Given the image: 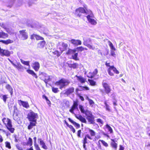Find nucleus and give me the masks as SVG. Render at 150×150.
Returning a JSON list of instances; mask_svg holds the SVG:
<instances>
[{
	"label": "nucleus",
	"instance_id": "9b49d317",
	"mask_svg": "<svg viewBox=\"0 0 150 150\" xmlns=\"http://www.w3.org/2000/svg\"><path fill=\"white\" fill-rule=\"evenodd\" d=\"M1 54L8 57L10 55V53L9 51L6 50H3L0 47V54Z\"/></svg>",
	"mask_w": 150,
	"mask_h": 150
},
{
	"label": "nucleus",
	"instance_id": "774afa93",
	"mask_svg": "<svg viewBox=\"0 0 150 150\" xmlns=\"http://www.w3.org/2000/svg\"><path fill=\"white\" fill-rule=\"evenodd\" d=\"M78 96L79 97V98L80 99L82 100V101H84V98L83 96H81L80 94L78 95Z\"/></svg>",
	"mask_w": 150,
	"mask_h": 150
},
{
	"label": "nucleus",
	"instance_id": "4468645a",
	"mask_svg": "<svg viewBox=\"0 0 150 150\" xmlns=\"http://www.w3.org/2000/svg\"><path fill=\"white\" fill-rule=\"evenodd\" d=\"M89 124H93L95 123L94 117L93 115L91 116L86 117Z\"/></svg>",
	"mask_w": 150,
	"mask_h": 150
},
{
	"label": "nucleus",
	"instance_id": "de8ad7c7",
	"mask_svg": "<svg viewBox=\"0 0 150 150\" xmlns=\"http://www.w3.org/2000/svg\"><path fill=\"white\" fill-rule=\"evenodd\" d=\"M100 141H101V143L104 146H105V147H108V144L105 141L103 140H100Z\"/></svg>",
	"mask_w": 150,
	"mask_h": 150
},
{
	"label": "nucleus",
	"instance_id": "423d86ee",
	"mask_svg": "<svg viewBox=\"0 0 150 150\" xmlns=\"http://www.w3.org/2000/svg\"><path fill=\"white\" fill-rule=\"evenodd\" d=\"M20 34L19 35V38L22 40H26L28 37L27 33L25 32V30L19 31Z\"/></svg>",
	"mask_w": 150,
	"mask_h": 150
},
{
	"label": "nucleus",
	"instance_id": "0eeeda50",
	"mask_svg": "<svg viewBox=\"0 0 150 150\" xmlns=\"http://www.w3.org/2000/svg\"><path fill=\"white\" fill-rule=\"evenodd\" d=\"M102 85L104 89V92L105 93L108 94L111 91L110 86L108 83L103 82L102 83Z\"/></svg>",
	"mask_w": 150,
	"mask_h": 150
},
{
	"label": "nucleus",
	"instance_id": "9d476101",
	"mask_svg": "<svg viewBox=\"0 0 150 150\" xmlns=\"http://www.w3.org/2000/svg\"><path fill=\"white\" fill-rule=\"evenodd\" d=\"M18 103L20 105H22L23 107L26 108H28L29 107V105L27 102L21 100H18Z\"/></svg>",
	"mask_w": 150,
	"mask_h": 150
},
{
	"label": "nucleus",
	"instance_id": "338daca9",
	"mask_svg": "<svg viewBox=\"0 0 150 150\" xmlns=\"http://www.w3.org/2000/svg\"><path fill=\"white\" fill-rule=\"evenodd\" d=\"M68 120L69 121L71 122V123H72L73 125H74V123H75V122L72 120L70 118H69Z\"/></svg>",
	"mask_w": 150,
	"mask_h": 150
},
{
	"label": "nucleus",
	"instance_id": "4be33fe9",
	"mask_svg": "<svg viewBox=\"0 0 150 150\" xmlns=\"http://www.w3.org/2000/svg\"><path fill=\"white\" fill-rule=\"evenodd\" d=\"M13 65L14 67L18 69H22L23 68V66L19 62L17 63V65L14 63Z\"/></svg>",
	"mask_w": 150,
	"mask_h": 150
},
{
	"label": "nucleus",
	"instance_id": "f257e3e1",
	"mask_svg": "<svg viewBox=\"0 0 150 150\" xmlns=\"http://www.w3.org/2000/svg\"><path fill=\"white\" fill-rule=\"evenodd\" d=\"M2 122L6 126L7 129L11 133H13L15 129L13 127L12 122L11 120L4 117L2 120Z\"/></svg>",
	"mask_w": 150,
	"mask_h": 150
},
{
	"label": "nucleus",
	"instance_id": "603ef678",
	"mask_svg": "<svg viewBox=\"0 0 150 150\" xmlns=\"http://www.w3.org/2000/svg\"><path fill=\"white\" fill-rule=\"evenodd\" d=\"M5 83V81L4 79H3L2 78H1L0 79V84H1Z\"/></svg>",
	"mask_w": 150,
	"mask_h": 150
},
{
	"label": "nucleus",
	"instance_id": "13d9d810",
	"mask_svg": "<svg viewBox=\"0 0 150 150\" xmlns=\"http://www.w3.org/2000/svg\"><path fill=\"white\" fill-rule=\"evenodd\" d=\"M74 125L75 126H76L77 128H79L80 127V125L79 124H78L76 123V122H75V123H74V124L73 125Z\"/></svg>",
	"mask_w": 150,
	"mask_h": 150
},
{
	"label": "nucleus",
	"instance_id": "6ab92c4d",
	"mask_svg": "<svg viewBox=\"0 0 150 150\" xmlns=\"http://www.w3.org/2000/svg\"><path fill=\"white\" fill-rule=\"evenodd\" d=\"M0 97L2 99L4 103H6V99L8 98V95H3L1 94H0Z\"/></svg>",
	"mask_w": 150,
	"mask_h": 150
},
{
	"label": "nucleus",
	"instance_id": "6e6552de",
	"mask_svg": "<svg viewBox=\"0 0 150 150\" xmlns=\"http://www.w3.org/2000/svg\"><path fill=\"white\" fill-rule=\"evenodd\" d=\"M93 15L91 13V14H88L86 16L88 21L92 25H96L97 24V22L93 18H91V17H93Z\"/></svg>",
	"mask_w": 150,
	"mask_h": 150
},
{
	"label": "nucleus",
	"instance_id": "69168bd1",
	"mask_svg": "<svg viewBox=\"0 0 150 150\" xmlns=\"http://www.w3.org/2000/svg\"><path fill=\"white\" fill-rule=\"evenodd\" d=\"M0 26L4 28H5V25L3 23H0Z\"/></svg>",
	"mask_w": 150,
	"mask_h": 150
},
{
	"label": "nucleus",
	"instance_id": "cd10ccee",
	"mask_svg": "<svg viewBox=\"0 0 150 150\" xmlns=\"http://www.w3.org/2000/svg\"><path fill=\"white\" fill-rule=\"evenodd\" d=\"M78 102L77 101H74L73 104L71 108H73V109L74 110L76 109L78 110Z\"/></svg>",
	"mask_w": 150,
	"mask_h": 150
},
{
	"label": "nucleus",
	"instance_id": "052dcab7",
	"mask_svg": "<svg viewBox=\"0 0 150 150\" xmlns=\"http://www.w3.org/2000/svg\"><path fill=\"white\" fill-rule=\"evenodd\" d=\"M87 137H86V136L85 135V137L83 139V144H86L87 143Z\"/></svg>",
	"mask_w": 150,
	"mask_h": 150
},
{
	"label": "nucleus",
	"instance_id": "a18cd8bd",
	"mask_svg": "<svg viewBox=\"0 0 150 150\" xmlns=\"http://www.w3.org/2000/svg\"><path fill=\"white\" fill-rule=\"evenodd\" d=\"M79 87L81 88L82 90H89V88L86 86H80Z\"/></svg>",
	"mask_w": 150,
	"mask_h": 150
},
{
	"label": "nucleus",
	"instance_id": "3c124183",
	"mask_svg": "<svg viewBox=\"0 0 150 150\" xmlns=\"http://www.w3.org/2000/svg\"><path fill=\"white\" fill-rule=\"evenodd\" d=\"M114 51H115L113 50H111L110 54L112 56L114 57H115L116 54Z\"/></svg>",
	"mask_w": 150,
	"mask_h": 150
},
{
	"label": "nucleus",
	"instance_id": "a211bd4d",
	"mask_svg": "<svg viewBox=\"0 0 150 150\" xmlns=\"http://www.w3.org/2000/svg\"><path fill=\"white\" fill-rule=\"evenodd\" d=\"M112 142H111V145L114 150H116L117 147V144L115 143L114 139H111Z\"/></svg>",
	"mask_w": 150,
	"mask_h": 150
},
{
	"label": "nucleus",
	"instance_id": "2eb2a0df",
	"mask_svg": "<svg viewBox=\"0 0 150 150\" xmlns=\"http://www.w3.org/2000/svg\"><path fill=\"white\" fill-rule=\"evenodd\" d=\"M70 41L71 43L76 46L78 45H81V41L79 40L71 39Z\"/></svg>",
	"mask_w": 150,
	"mask_h": 150
},
{
	"label": "nucleus",
	"instance_id": "4d7b16f0",
	"mask_svg": "<svg viewBox=\"0 0 150 150\" xmlns=\"http://www.w3.org/2000/svg\"><path fill=\"white\" fill-rule=\"evenodd\" d=\"M81 130H79L77 132V136L79 137H81Z\"/></svg>",
	"mask_w": 150,
	"mask_h": 150
},
{
	"label": "nucleus",
	"instance_id": "680f3d73",
	"mask_svg": "<svg viewBox=\"0 0 150 150\" xmlns=\"http://www.w3.org/2000/svg\"><path fill=\"white\" fill-rule=\"evenodd\" d=\"M82 90L81 89V90H80L78 88H77L76 89V93L77 95H78L79 94L78 93V91H81Z\"/></svg>",
	"mask_w": 150,
	"mask_h": 150
},
{
	"label": "nucleus",
	"instance_id": "a878e982",
	"mask_svg": "<svg viewBox=\"0 0 150 150\" xmlns=\"http://www.w3.org/2000/svg\"><path fill=\"white\" fill-rule=\"evenodd\" d=\"M6 88L10 92L11 95H12L13 93L12 87L9 84H7L6 86Z\"/></svg>",
	"mask_w": 150,
	"mask_h": 150
},
{
	"label": "nucleus",
	"instance_id": "c9c22d12",
	"mask_svg": "<svg viewBox=\"0 0 150 150\" xmlns=\"http://www.w3.org/2000/svg\"><path fill=\"white\" fill-rule=\"evenodd\" d=\"M79 108L81 113L84 114V113L85 112L86 110H85L84 109V108L83 106L81 105H79Z\"/></svg>",
	"mask_w": 150,
	"mask_h": 150
},
{
	"label": "nucleus",
	"instance_id": "e2e57ef3",
	"mask_svg": "<svg viewBox=\"0 0 150 150\" xmlns=\"http://www.w3.org/2000/svg\"><path fill=\"white\" fill-rule=\"evenodd\" d=\"M38 142L39 143V144L43 141L42 139L40 138H38Z\"/></svg>",
	"mask_w": 150,
	"mask_h": 150
},
{
	"label": "nucleus",
	"instance_id": "8fccbe9b",
	"mask_svg": "<svg viewBox=\"0 0 150 150\" xmlns=\"http://www.w3.org/2000/svg\"><path fill=\"white\" fill-rule=\"evenodd\" d=\"M96 120L97 122L100 123L102 125H103V121L100 119L98 118Z\"/></svg>",
	"mask_w": 150,
	"mask_h": 150
},
{
	"label": "nucleus",
	"instance_id": "72a5a7b5",
	"mask_svg": "<svg viewBox=\"0 0 150 150\" xmlns=\"http://www.w3.org/2000/svg\"><path fill=\"white\" fill-rule=\"evenodd\" d=\"M110 69H112L113 70L115 73L116 74H119V71L117 69L115 68L114 66H110Z\"/></svg>",
	"mask_w": 150,
	"mask_h": 150
},
{
	"label": "nucleus",
	"instance_id": "39448f33",
	"mask_svg": "<svg viewBox=\"0 0 150 150\" xmlns=\"http://www.w3.org/2000/svg\"><path fill=\"white\" fill-rule=\"evenodd\" d=\"M91 42V40L89 38H83V44L84 45L87 47L93 50L97 49V46H93L88 43Z\"/></svg>",
	"mask_w": 150,
	"mask_h": 150
},
{
	"label": "nucleus",
	"instance_id": "ea45409f",
	"mask_svg": "<svg viewBox=\"0 0 150 150\" xmlns=\"http://www.w3.org/2000/svg\"><path fill=\"white\" fill-rule=\"evenodd\" d=\"M88 81L91 85L94 86L96 85V82L90 79H88Z\"/></svg>",
	"mask_w": 150,
	"mask_h": 150
},
{
	"label": "nucleus",
	"instance_id": "864d4df0",
	"mask_svg": "<svg viewBox=\"0 0 150 150\" xmlns=\"http://www.w3.org/2000/svg\"><path fill=\"white\" fill-rule=\"evenodd\" d=\"M112 70V69H110V68H109L108 69V74H109L110 75V76H112L113 75V73L112 72H111V70Z\"/></svg>",
	"mask_w": 150,
	"mask_h": 150
},
{
	"label": "nucleus",
	"instance_id": "f8f14e48",
	"mask_svg": "<svg viewBox=\"0 0 150 150\" xmlns=\"http://www.w3.org/2000/svg\"><path fill=\"white\" fill-rule=\"evenodd\" d=\"M74 88L73 87H71L67 88L64 93V94L68 96L74 92Z\"/></svg>",
	"mask_w": 150,
	"mask_h": 150
},
{
	"label": "nucleus",
	"instance_id": "79ce46f5",
	"mask_svg": "<svg viewBox=\"0 0 150 150\" xmlns=\"http://www.w3.org/2000/svg\"><path fill=\"white\" fill-rule=\"evenodd\" d=\"M78 66V64L76 63H75L70 65V67L73 68L74 69H76L77 68Z\"/></svg>",
	"mask_w": 150,
	"mask_h": 150
},
{
	"label": "nucleus",
	"instance_id": "7c9ffc66",
	"mask_svg": "<svg viewBox=\"0 0 150 150\" xmlns=\"http://www.w3.org/2000/svg\"><path fill=\"white\" fill-rule=\"evenodd\" d=\"M42 147L45 149H48L47 146L45 145V142L43 141L40 144Z\"/></svg>",
	"mask_w": 150,
	"mask_h": 150
},
{
	"label": "nucleus",
	"instance_id": "412c9836",
	"mask_svg": "<svg viewBox=\"0 0 150 150\" xmlns=\"http://www.w3.org/2000/svg\"><path fill=\"white\" fill-rule=\"evenodd\" d=\"M27 71L28 73L31 74L34 77L36 78H38L37 76L33 71L30 69H28L27 70Z\"/></svg>",
	"mask_w": 150,
	"mask_h": 150
},
{
	"label": "nucleus",
	"instance_id": "473e14b6",
	"mask_svg": "<svg viewBox=\"0 0 150 150\" xmlns=\"http://www.w3.org/2000/svg\"><path fill=\"white\" fill-rule=\"evenodd\" d=\"M27 144L30 146H32L33 144V140L30 137L28 138V140L27 142Z\"/></svg>",
	"mask_w": 150,
	"mask_h": 150
},
{
	"label": "nucleus",
	"instance_id": "393cba45",
	"mask_svg": "<svg viewBox=\"0 0 150 150\" xmlns=\"http://www.w3.org/2000/svg\"><path fill=\"white\" fill-rule=\"evenodd\" d=\"M46 42L45 41H40L38 44V47L40 48H43L45 45Z\"/></svg>",
	"mask_w": 150,
	"mask_h": 150
},
{
	"label": "nucleus",
	"instance_id": "5fc2aeb1",
	"mask_svg": "<svg viewBox=\"0 0 150 150\" xmlns=\"http://www.w3.org/2000/svg\"><path fill=\"white\" fill-rule=\"evenodd\" d=\"M34 146L36 150H41L38 144L35 145Z\"/></svg>",
	"mask_w": 150,
	"mask_h": 150
},
{
	"label": "nucleus",
	"instance_id": "dca6fc26",
	"mask_svg": "<svg viewBox=\"0 0 150 150\" xmlns=\"http://www.w3.org/2000/svg\"><path fill=\"white\" fill-rule=\"evenodd\" d=\"M40 67V64L38 62H35L33 64V67L36 71L38 70Z\"/></svg>",
	"mask_w": 150,
	"mask_h": 150
},
{
	"label": "nucleus",
	"instance_id": "37998d69",
	"mask_svg": "<svg viewBox=\"0 0 150 150\" xmlns=\"http://www.w3.org/2000/svg\"><path fill=\"white\" fill-rule=\"evenodd\" d=\"M35 38L38 40H43L44 39L43 38L40 37L39 35H35Z\"/></svg>",
	"mask_w": 150,
	"mask_h": 150
},
{
	"label": "nucleus",
	"instance_id": "5701e85b",
	"mask_svg": "<svg viewBox=\"0 0 150 150\" xmlns=\"http://www.w3.org/2000/svg\"><path fill=\"white\" fill-rule=\"evenodd\" d=\"M37 122H30V125L28 126V129H30L33 128V126H35Z\"/></svg>",
	"mask_w": 150,
	"mask_h": 150
},
{
	"label": "nucleus",
	"instance_id": "aec40b11",
	"mask_svg": "<svg viewBox=\"0 0 150 150\" xmlns=\"http://www.w3.org/2000/svg\"><path fill=\"white\" fill-rule=\"evenodd\" d=\"M8 35L7 33L3 31L0 32V38H6L8 37Z\"/></svg>",
	"mask_w": 150,
	"mask_h": 150
},
{
	"label": "nucleus",
	"instance_id": "1a4fd4ad",
	"mask_svg": "<svg viewBox=\"0 0 150 150\" xmlns=\"http://www.w3.org/2000/svg\"><path fill=\"white\" fill-rule=\"evenodd\" d=\"M59 44L60 45V46L59 47V48L62 52L64 51L67 50V48L68 47L67 44L65 43L64 42H62L60 43Z\"/></svg>",
	"mask_w": 150,
	"mask_h": 150
},
{
	"label": "nucleus",
	"instance_id": "e433bc0d",
	"mask_svg": "<svg viewBox=\"0 0 150 150\" xmlns=\"http://www.w3.org/2000/svg\"><path fill=\"white\" fill-rule=\"evenodd\" d=\"M89 132L91 136H94L95 135V132L93 130L90 129H88Z\"/></svg>",
	"mask_w": 150,
	"mask_h": 150
},
{
	"label": "nucleus",
	"instance_id": "f704fd0d",
	"mask_svg": "<svg viewBox=\"0 0 150 150\" xmlns=\"http://www.w3.org/2000/svg\"><path fill=\"white\" fill-rule=\"evenodd\" d=\"M98 72V70L97 69H95L93 73L92 74V75L91 76V78H93L97 74Z\"/></svg>",
	"mask_w": 150,
	"mask_h": 150
},
{
	"label": "nucleus",
	"instance_id": "09e8293b",
	"mask_svg": "<svg viewBox=\"0 0 150 150\" xmlns=\"http://www.w3.org/2000/svg\"><path fill=\"white\" fill-rule=\"evenodd\" d=\"M76 49L78 51H82L84 50V48L81 46L79 47H77L76 48Z\"/></svg>",
	"mask_w": 150,
	"mask_h": 150
},
{
	"label": "nucleus",
	"instance_id": "49530a36",
	"mask_svg": "<svg viewBox=\"0 0 150 150\" xmlns=\"http://www.w3.org/2000/svg\"><path fill=\"white\" fill-rule=\"evenodd\" d=\"M104 104L105 105V108L106 109V110L109 111H110V109L109 108V106L108 105V104L107 103L106 101H105L104 102Z\"/></svg>",
	"mask_w": 150,
	"mask_h": 150
},
{
	"label": "nucleus",
	"instance_id": "2f4dec72",
	"mask_svg": "<svg viewBox=\"0 0 150 150\" xmlns=\"http://www.w3.org/2000/svg\"><path fill=\"white\" fill-rule=\"evenodd\" d=\"M20 60L21 62L23 64L26 65L27 66H30L29 64L30 62L29 61H25L22 59H21Z\"/></svg>",
	"mask_w": 150,
	"mask_h": 150
},
{
	"label": "nucleus",
	"instance_id": "58836bf2",
	"mask_svg": "<svg viewBox=\"0 0 150 150\" xmlns=\"http://www.w3.org/2000/svg\"><path fill=\"white\" fill-rule=\"evenodd\" d=\"M106 127L108 129L110 133H112V129L111 127L108 124H107L106 125Z\"/></svg>",
	"mask_w": 150,
	"mask_h": 150
},
{
	"label": "nucleus",
	"instance_id": "a19ab883",
	"mask_svg": "<svg viewBox=\"0 0 150 150\" xmlns=\"http://www.w3.org/2000/svg\"><path fill=\"white\" fill-rule=\"evenodd\" d=\"M52 91L55 93H57L59 91V90H58L57 88H54V87H52Z\"/></svg>",
	"mask_w": 150,
	"mask_h": 150
},
{
	"label": "nucleus",
	"instance_id": "b1692460",
	"mask_svg": "<svg viewBox=\"0 0 150 150\" xmlns=\"http://www.w3.org/2000/svg\"><path fill=\"white\" fill-rule=\"evenodd\" d=\"M0 42H2L5 44L7 45L9 43H12L13 42V41L11 40H10L8 39L6 40H0Z\"/></svg>",
	"mask_w": 150,
	"mask_h": 150
},
{
	"label": "nucleus",
	"instance_id": "f3484780",
	"mask_svg": "<svg viewBox=\"0 0 150 150\" xmlns=\"http://www.w3.org/2000/svg\"><path fill=\"white\" fill-rule=\"evenodd\" d=\"M76 76L77 78V80L78 81L82 83H84L86 81V79L84 78L81 76H78L76 75Z\"/></svg>",
	"mask_w": 150,
	"mask_h": 150
},
{
	"label": "nucleus",
	"instance_id": "f03ea898",
	"mask_svg": "<svg viewBox=\"0 0 150 150\" xmlns=\"http://www.w3.org/2000/svg\"><path fill=\"white\" fill-rule=\"evenodd\" d=\"M91 11L90 10H85L82 7H79L76 10L75 14L79 17L82 15V14H84V16L87 15L88 14H91Z\"/></svg>",
	"mask_w": 150,
	"mask_h": 150
},
{
	"label": "nucleus",
	"instance_id": "c85d7f7f",
	"mask_svg": "<svg viewBox=\"0 0 150 150\" xmlns=\"http://www.w3.org/2000/svg\"><path fill=\"white\" fill-rule=\"evenodd\" d=\"M84 114H85L86 116V117H88L93 115L92 112L88 110H86Z\"/></svg>",
	"mask_w": 150,
	"mask_h": 150
},
{
	"label": "nucleus",
	"instance_id": "bb28decb",
	"mask_svg": "<svg viewBox=\"0 0 150 150\" xmlns=\"http://www.w3.org/2000/svg\"><path fill=\"white\" fill-rule=\"evenodd\" d=\"M43 75L45 77V79L44 80L45 83H47L48 81L50 80V77L51 76H47V74H43Z\"/></svg>",
	"mask_w": 150,
	"mask_h": 150
},
{
	"label": "nucleus",
	"instance_id": "c03bdc74",
	"mask_svg": "<svg viewBox=\"0 0 150 150\" xmlns=\"http://www.w3.org/2000/svg\"><path fill=\"white\" fill-rule=\"evenodd\" d=\"M6 146V147L8 148V149H11V146L9 142H5Z\"/></svg>",
	"mask_w": 150,
	"mask_h": 150
},
{
	"label": "nucleus",
	"instance_id": "ddd939ff",
	"mask_svg": "<svg viewBox=\"0 0 150 150\" xmlns=\"http://www.w3.org/2000/svg\"><path fill=\"white\" fill-rule=\"evenodd\" d=\"M75 117L82 122L86 123L87 121L85 118L83 117L81 115H79L78 116L75 114Z\"/></svg>",
	"mask_w": 150,
	"mask_h": 150
},
{
	"label": "nucleus",
	"instance_id": "7ed1b4c3",
	"mask_svg": "<svg viewBox=\"0 0 150 150\" xmlns=\"http://www.w3.org/2000/svg\"><path fill=\"white\" fill-rule=\"evenodd\" d=\"M70 83L69 81L67 79H61L57 81L55 84L57 86L59 87V88L62 89V88L67 86Z\"/></svg>",
	"mask_w": 150,
	"mask_h": 150
},
{
	"label": "nucleus",
	"instance_id": "20e7f679",
	"mask_svg": "<svg viewBox=\"0 0 150 150\" xmlns=\"http://www.w3.org/2000/svg\"><path fill=\"white\" fill-rule=\"evenodd\" d=\"M38 117V114L31 111L28 114L27 118L30 121L36 122Z\"/></svg>",
	"mask_w": 150,
	"mask_h": 150
},
{
	"label": "nucleus",
	"instance_id": "6e6d98bb",
	"mask_svg": "<svg viewBox=\"0 0 150 150\" xmlns=\"http://www.w3.org/2000/svg\"><path fill=\"white\" fill-rule=\"evenodd\" d=\"M89 102L90 105H93L94 104L93 101L91 99H89Z\"/></svg>",
	"mask_w": 150,
	"mask_h": 150
},
{
	"label": "nucleus",
	"instance_id": "c756f323",
	"mask_svg": "<svg viewBox=\"0 0 150 150\" xmlns=\"http://www.w3.org/2000/svg\"><path fill=\"white\" fill-rule=\"evenodd\" d=\"M75 50H72L71 49H69L68 51L66 52L67 54H74L76 52Z\"/></svg>",
	"mask_w": 150,
	"mask_h": 150
},
{
	"label": "nucleus",
	"instance_id": "4c0bfd02",
	"mask_svg": "<svg viewBox=\"0 0 150 150\" xmlns=\"http://www.w3.org/2000/svg\"><path fill=\"white\" fill-rule=\"evenodd\" d=\"M78 55V54L77 53H75V52L74 54V55H72V57L73 59L76 60H77L79 59L77 57V56Z\"/></svg>",
	"mask_w": 150,
	"mask_h": 150
},
{
	"label": "nucleus",
	"instance_id": "0e129e2a",
	"mask_svg": "<svg viewBox=\"0 0 150 150\" xmlns=\"http://www.w3.org/2000/svg\"><path fill=\"white\" fill-rule=\"evenodd\" d=\"M16 147L17 148L18 150H23V149L22 147H20L18 144H17L16 145Z\"/></svg>",
	"mask_w": 150,
	"mask_h": 150
},
{
	"label": "nucleus",
	"instance_id": "bf43d9fd",
	"mask_svg": "<svg viewBox=\"0 0 150 150\" xmlns=\"http://www.w3.org/2000/svg\"><path fill=\"white\" fill-rule=\"evenodd\" d=\"M33 140L34 141V145L38 144L36 143L37 137H34L33 138Z\"/></svg>",
	"mask_w": 150,
	"mask_h": 150
}]
</instances>
